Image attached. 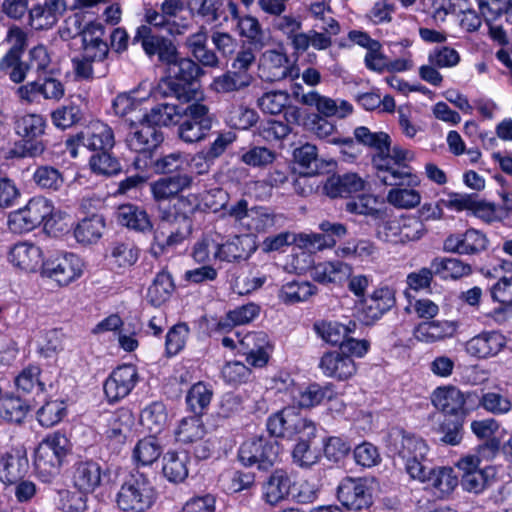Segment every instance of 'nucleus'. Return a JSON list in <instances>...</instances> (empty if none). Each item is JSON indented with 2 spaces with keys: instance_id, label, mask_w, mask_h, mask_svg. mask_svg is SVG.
<instances>
[{
  "instance_id": "nucleus-52",
  "label": "nucleus",
  "mask_w": 512,
  "mask_h": 512,
  "mask_svg": "<svg viewBox=\"0 0 512 512\" xmlns=\"http://www.w3.org/2000/svg\"><path fill=\"white\" fill-rule=\"evenodd\" d=\"M335 396L332 384L321 386L312 383L299 392L297 402L301 408H311L321 404L325 399L331 400Z\"/></svg>"
},
{
  "instance_id": "nucleus-41",
  "label": "nucleus",
  "mask_w": 512,
  "mask_h": 512,
  "mask_svg": "<svg viewBox=\"0 0 512 512\" xmlns=\"http://www.w3.org/2000/svg\"><path fill=\"white\" fill-rule=\"evenodd\" d=\"M162 473L171 483H181L188 476L189 457L185 452H167L162 459Z\"/></svg>"
},
{
  "instance_id": "nucleus-31",
  "label": "nucleus",
  "mask_w": 512,
  "mask_h": 512,
  "mask_svg": "<svg viewBox=\"0 0 512 512\" xmlns=\"http://www.w3.org/2000/svg\"><path fill=\"white\" fill-rule=\"evenodd\" d=\"M351 273L352 267L342 261L319 263L310 271L312 279L320 284H341Z\"/></svg>"
},
{
  "instance_id": "nucleus-61",
  "label": "nucleus",
  "mask_w": 512,
  "mask_h": 512,
  "mask_svg": "<svg viewBox=\"0 0 512 512\" xmlns=\"http://www.w3.org/2000/svg\"><path fill=\"white\" fill-rule=\"evenodd\" d=\"M377 198L373 195L362 194L351 198L345 203V210L352 214L370 216L374 220L381 217L383 209H378Z\"/></svg>"
},
{
  "instance_id": "nucleus-13",
  "label": "nucleus",
  "mask_w": 512,
  "mask_h": 512,
  "mask_svg": "<svg viewBox=\"0 0 512 512\" xmlns=\"http://www.w3.org/2000/svg\"><path fill=\"white\" fill-rule=\"evenodd\" d=\"M457 467L462 471L461 486L465 491L478 494L494 481L496 470L493 466H479L476 457H463Z\"/></svg>"
},
{
  "instance_id": "nucleus-29",
  "label": "nucleus",
  "mask_w": 512,
  "mask_h": 512,
  "mask_svg": "<svg viewBox=\"0 0 512 512\" xmlns=\"http://www.w3.org/2000/svg\"><path fill=\"white\" fill-rule=\"evenodd\" d=\"M47 127L46 119L40 114L17 115L13 119V129L17 136L28 142H44L41 137Z\"/></svg>"
},
{
  "instance_id": "nucleus-34",
  "label": "nucleus",
  "mask_w": 512,
  "mask_h": 512,
  "mask_svg": "<svg viewBox=\"0 0 512 512\" xmlns=\"http://www.w3.org/2000/svg\"><path fill=\"white\" fill-rule=\"evenodd\" d=\"M117 221L129 229L141 233L151 232L153 224L147 212L134 204H123L117 208Z\"/></svg>"
},
{
  "instance_id": "nucleus-47",
  "label": "nucleus",
  "mask_w": 512,
  "mask_h": 512,
  "mask_svg": "<svg viewBox=\"0 0 512 512\" xmlns=\"http://www.w3.org/2000/svg\"><path fill=\"white\" fill-rule=\"evenodd\" d=\"M294 164L299 167V173L313 176L319 173V158L317 147L310 143L295 148L293 151Z\"/></svg>"
},
{
  "instance_id": "nucleus-22",
  "label": "nucleus",
  "mask_w": 512,
  "mask_h": 512,
  "mask_svg": "<svg viewBox=\"0 0 512 512\" xmlns=\"http://www.w3.org/2000/svg\"><path fill=\"white\" fill-rule=\"evenodd\" d=\"M29 470V461L24 448H13L0 454V481L5 485L16 484Z\"/></svg>"
},
{
  "instance_id": "nucleus-15",
  "label": "nucleus",
  "mask_w": 512,
  "mask_h": 512,
  "mask_svg": "<svg viewBox=\"0 0 512 512\" xmlns=\"http://www.w3.org/2000/svg\"><path fill=\"white\" fill-rule=\"evenodd\" d=\"M139 380L136 366H118L104 382V393L110 403L119 402L128 396Z\"/></svg>"
},
{
  "instance_id": "nucleus-55",
  "label": "nucleus",
  "mask_w": 512,
  "mask_h": 512,
  "mask_svg": "<svg viewBox=\"0 0 512 512\" xmlns=\"http://www.w3.org/2000/svg\"><path fill=\"white\" fill-rule=\"evenodd\" d=\"M41 368L38 365L29 364L15 378V385L18 391L23 394L37 393L45 391V384L40 380Z\"/></svg>"
},
{
  "instance_id": "nucleus-14",
  "label": "nucleus",
  "mask_w": 512,
  "mask_h": 512,
  "mask_svg": "<svg viewBox=\"0 0 512 512\" xmlns=\"http://www.w3.org/2000/svg\"><path fill=\"white\" fill-rule=\"evenodd\" d=\"M133 42H139L149 58L157 56L158 61L162 64L166 65L175 59L177 48L174 43L169 38L154 34L150 26H139L136 29Z\"/></svg>"
},
{
  "instance_id": "nucleus-64",
  "label": "nucleus",
  "mask_w": 512,
  "mask_h": 512,
  "mask_svg": "<svg viewBox=\"0 0 512 512\" xmlns=\"http://www.w3.org/2000/svg\"><path fill=\"white\" fill-rule=\"evenodd\" d=\"M90 167L94 173L111 176L122 171L119 160L109 153V150L97 152L91 156Z\"/></svg>"
},
{
  "instance_id": "nucleus-28",
  "label": "nucleus",
  "mask_w": 512,
  "mask_h": 512,
  "mask_svg": "<svg viewBox=\"0 0 512 512\" xmlns=\"http://www.w3.org/2000/svg\"><path fill=\"white\" fill-rule=\"evenodd\" d=\"M506 345V338L500 332H482L466 343V351L478 358L497 355Z\"/></svg>"
},
{
  "instance_id": "nucleus-16",
  "label": "nucleus",
  "mask_w": 512,
  "mask_h": 512,
  "mask_svg": "<svg viewBox=\"0 0 512 512\" xmlns=\"http://www.w3.org/2000/svg\"><path fill=\"white\" fill-rule=\"evenodd\" d=\"M489 240L480 230L469 228L464 233L450 234L443 243V249L459 255H478L488 248Z\"/></svg>"
},
{
  "instance_id": "nucleus-6",
  "label": "nucleus",
  "mask_w": 512,
  "mask_h": 512,
  "mask_svg": "<svg viewBox=\"0 0 512 512\" xmlns=\"http://www.w3.org/2000/svg\"><path fill=\"white\" fill-rule=\"evenodd\" d=\"M183 118L178 123V136L186 143L204 140L212 129L214 117L208 106L194 102L184 108Z\"/></svg>"
},
{
  "instance_id": "nucleus-10",
  "label": "nucleus",
  "mask_w": 512,
  "mask_h": 512,
  "mask_svg": "<svg viewBox=\"0 0 512 512\" xmlns=\"http://www.w3.org/2000/svg\"><path fill=\"white\" fill-rule=\"evenodd\" d=\"M42 275L50 278L60 286H66L81 275V263L73 253H55L41 264Z\"/></svg>"
},
{
  "instance_id": "nucleus-2",
  "label": "nucleus",
  "mask_w": 512,
  "mask_h": 512,
  "mask_svg": "<svg viewBox=\"0 0 512 512\" xmlns=\"http://www.w3.org/2000/svg\"><path fill=\"white\" fill-rule=\"evenodd\" d=\"M72 454L70 440L61 433L48 435L35 450V469L44 482L59 475L61 466Z\"/></svg>"
},
{
  "instance_id": "nucleus-19",
  "label": "nucleus",
  "mask_w": 512,
  "mask_h": 512,
  "mask_svg": "<svg viewBox=\"0 0 512 512\" xmlns=\"http://www.w3.org/2000/svg\"><path fill=\"white\" fill-rule=\"evenodd\" d=\"M395 304V291L389 286L379 287L363 299L361 319L366 325H371L391 310Z\"/></svg>"
},
{
  "instance_id": "nucleus-49",
  "label": "nucleus",
  "mask_w": 512,
  "mask_h": 512,
  "mask_svg": "<svg viewBox=\"0 0 512 512\" xmlns=\"http://www.w3.org/2000/svg\"><path fill=\"white\" fill-rule=\"evenodd\" d=\"M316 292L317 288L310 282L291 281L282 285L278 296L285 304H295L308 300Z\"/></svg>"
},
{
  "instance_id": "nucleus-37",
  "label": "nucleus",
  "mask_w": 512,
  "mask_h": 512,
  "mask_svg": "<svg viewBox=\"0 0 512 512\" xmlns=\"http://www.w3.org/2000/svg\"><path fill=\"white\" fill-rule=\"evenodd\" d=\"M239 35L246 39L247 45H252L256 50H262L268 46L271 40L269 32L262 29L257 18L246 15L237 23Z\"/></svg>"
},
{
  "instance_id": "nucleus-25",
  "label": "nucleus",
  "mask_w": 512,
  "mask_h": 512,
  "mask_svg": "<svg viewBox=\"0 0 512 512\" xmlns=\"http://www.w3.org/2000/svg\"><path fill=\"white\" fill-rule=\"evenodd\" d=\"M235 139L236 136L232 132L219 133L208 147L197 152L192 158V165L197 173L200 175L208 173L214 161L225 152Z\"/></svg>"
},
{
  "instance_id": "nucleus-33",
  "label": "nucleus",
  "mask_w": 512,
  "mask_h": 512,
  "mask_svg": "<svg viewBox=\"0 0 512 512\" xmlns=\"http://www.w3.org/2000/svg\"><path fill=\"white\" fill-rule=\"evenodd\" d=\"M192 181V177L188 174H177L154 181L150 184V188L156 201H166L189 188Z\"/></svg>"
},
{
  "instance_id": "nucleus-56",
  "label": "nucleus",
  "mask_w": 512,
  "mask_h": 512,
  "mask_svg": "<svg viewBox=\"0 0 512 512\" xmlns=\"http://www.w3.org/2000/svg\"><path fill=\"white\" fill-rule=\"evenodd\" d=\"M354 137L358 143L375 149L377 151L375 155L383 156V151L387 150V147L391 145V138L387 133L371 132L365 126L355 128Z\"/></svg>"
},
{
  "instance_id": "nucleus-42",
  "label": "nucleus",
  "mask_w": 512,
  "mask_h": 512,
  "mask_svg": "<svg viewBox=\"0 0 512 512\" xmlns=\"http://www.w3.org/2000/svg\"><path fill=\"white\" fill-rule=\"evenodd\" d=\"M175 290L172 275L165 269L156 274L148 288L147 297L153 306H160L170 299Z\"/></svg>"
},
{
  "instance_id": "nucleus-18",
  "label": "nucleus",
  "mask_w": 512,
  "mask_h": 512,
  "mask_svg": "<svg viewBox=\"0 0 512 512\" xmlns=\"http://www.w3.org/2000/svg\"><path fill=\"white\" fill-rule=\"evenodd\" d=\"M261 61L267 81L276 82L287 78L293 80L299 77V68L290 64V59L283 49L266 50Z\"/></svg>"
},
{
  "instance_id": "nucleus-35",
  "label": "nucleus",
  "mask_w": 512,
  "mask_h": 512,
  "mask_svg": "<svg viewBox=\"0 0 512 512\" xmlns=\"http://www.w3.org/2000/svg\"><path fill=\"white\" fill-rule=\"evenodd\" d=\"M42 259V250L40 247L28 243H16L9 252L10 262L27 272H34L38 268Z\"/></svg>"
},
{
  "instance_id": "nucleus-7",
  "label": "nucleus",
  "mask_w": 512,
  "mask_h": 512,
  "mask_svg": "<svg viewBox=\"0 0 512 512\" xmlns=\"http://www.w3.org/2000/svg\"><path fill=\"white\" fill-rule=\"evenodd\" d=\"M431 398L435 408L445 415L462 418L475 410V403L478 402L476 392L464 393L454 386L438 387Z\"/></svg>"
},
{
  "instance_id": "nucleus-11",
  "label": "nucleus",
  "mask_w": 512,
  "mask_h": 512,
  "mask_svg": "<svg viewBox=\"0 0 512 512\" xmlns=\"http://www.w3.org/2000/svg\"><path fill=\"white\" fill-rule=\"evenodd\" d=\"M115 144L113 130L104 123H96L86 131L77 133L66 140V146L73 157L77 156L76 146H83L91 151L110 150Z\"/></svg>"
},
{
  "instance_id": "nucleus-5",
  "label": "nucleus",
  "mask_w": 512,
  "mask_h": 512,
  "mask_svg": "<svg viewBox=\"0 0 512 512\" xmlns=\"http://www.w3.org/2000/svg\"><path fill=\"white\" fill-rule=\"evenodd\" d=\"M393 439L392 449L395 454L404 462L407 473L412 478H423V461L428 452V446L423 439L398 430L391 435Z\"/></svg>"
},
{
  "instance_id": "nucleus-38",
  "label": "nucleus",
  "mask_w": 512,
  "mask_h": 512,
  "mask_svg": "<svg viewBox=\"0 0 512 512\" xmlns=\"http://www.w3.org/2000/svg\"><path fill=\"white\" fill-rule=\"evenodd\" d=\"M252 81L251 74H241L231 69L215 77L210 84V89L218 94H231L246 89Z\"/></svg>"
},
{
  "instance_id": "nucleus-57",
  "label": "nucleus",
  "mask_w": 512,
  "mask_h": 512,
  "mask_svg": "<svg viewBox=\"0 0 512 512\" xmlns=\"http://www.w3.org/2000/svg\"><path fill=\"white\" fill-rule=\"evenodd\" d=\"M199 206L200 203L195 194L177 198L173 206L174 212L168 217V222L174 225L175 223H184L187 221L189 224L193 225L192 216L198 210Z\"/></svg>"
},
{
  "instance_id": "nucleus-24",
  "label": "nucleus",
  "mask_w": 512,
  "mask_h": 512,
  "mask_svg": "<svg viewBox=\"0 0 512 512\" xmlns=\"http://www.w3.org/2000/svg\"><path fill=\"white\" fill-rule=\"evenodd\" d=\"M300 102L307 106H314L317 114L322 117H337L343 119L352 113L353 107L346 100H335L330 97L322 96L316 91H310L303 94Z\"/></svg>"
},
{
  "instance_id": "nucleus-32",
  "label": "nucleus",
  "mask_w": 512,
  "mask_h": 512,
  "mask_svg": "<svg viewBox=\"0 0 512 512\" xmlns=\"http://www.w3.org/2000/svg\"><path fill=\"white\" fill-rule=\"evenodd\" d=\"M314 330L319 337L331 345L341 348L346 338L355 333L357 323L349 320L347 324L338 321H318L314 323Z\"/></svg>"
},
{
  "instance_id": "nucleus-44",
  "label": "nucleus",
  "mask_w": 512,
  "mask_h": 512,
  "mask_svg": "<svg viewBox=\"0 0 512 512\" xmlns=\"http://www.w3.org/2000/svg\"><path fill=\"white\" fill-rule=\"evenodd\" d=\"M189 10L194 18L211 25L217 22L224 13L223 0H190Z\"/></svg>"
},
{
  "instance_id": "nucleus-63",
  "label": "nucleus",
  "mask_w": 512,
  "mask_h": 512,
  "mask_svg": "<svg viewBox=\"0 0 512 512\" xmlns=\"http://www.w3.org/2000/svg\"><path fill=\"white\" fill-rule=\"evenodd\" d=\"M478 402L475 403V409L478 407L484 408L486 411L495 414H505L512 408L511 400L498 392H487L481 396L477 394Z\"/></svg>"
},
{
  "instance_id": "nucleus-58",
  "label": "nucleus",
  "mask_w": 512,
  "mask_h": 512,
  "mask_svg": "<svg viewBox=\"0 0 512 512\" xmlns=\"http://www.w3.org/2000/svg\"><path fill=\"white\" fill-rule=\"evenodd\" d=\"M22 55L7 51L0 60V71L8 75L14 83L24 81L30 66L21 60Z\"/></svg>"
},
{
  "instance_id": "nucleus-36",
  "label": "nucleus",
  "mask_w": 512,
  "mask_h": 512,
  "mask_svg": "<svg viewBox=\"0 0 512 512\" xmlns=\"http://www.w3.org/2000/svg\"><path fill=\"white\" fill-rule=\"evenodd\" d=\"M185 106L175 103H159L152 107L143 118L150 124L159 128L162 126L178 125L183 118Z\"/></svg>"
},
{
  "instance_id": "nucleus-54",
  "label": "nucleus",
  "mask_w": 512,
  "mask_h": 512,
  "mask_svg": "<svg viewBox=\"0 0 512 512\" xmlns=\"http://www.w3.org/2000/svg\"><path fill=\"white\" fill-rule=\"evenodd\" d=\"M83 118L81 106L73 101L56 108L51 113L52 123L62 130L78 124Z\"/></svg>"
},
{
  "instance_id": "nucleus-1",
  "label": "nucleus",
  "mask_w": 512,
  "mask_h": 512,
  "mask_svg": "<svg viewBox=\"0 0 512 512\" xmlns=\"http://www.w3.org/2000/svg\"><path fill=\"white\" fill-rule=\"evenodd\" d=\"M168 78L163 81L166 89L164 96H174L182 103L196 100L199 93V79L204 75V70L194 60L179 57L176 52L175 59L167 63Z\"/></svg>"
},
{
  "instance_id": "nucleus-53",
  "label": "nucleus",
  "mask_w": 512,
  "mask_h": 512,
  "mask_svg": "<svg viewBox=\"0 0 512 512\" xmlns=\"http://www.w3.org/2000/svg\"><path fill=\"white\" fill-rule=\"evenodd\" d=\"M30 410V405L19 396H7L0 402V418L20 424Z\"/></svg>"
},
{
  "instance_id": "nucleus-30",
  "label": "nucleus",
  "mask_w": 512,
  "mask_h": 512,
  "mask_svg": "<svg viewBox=\"0 0 512 512\" xmlns=\"http://www.w3.org/2000/svg\"><path fill=\"white\" fill-rule=\"evenodd\" d=\"M364 188V181L356 173L334 174L330 176L325 185L324 191L331 198L349 197Z\"/></svg>"
},
{
  "instance_id": "nucleus-26",
  "label": "nucleus",
  "mask_w": 512,
  "mask_h": 512,
  "mask_svg": "<svg viewBox=\"0 0 512 512\" xmlns=\"http://www.w3.org/2000/svg\"><path fill=\"white\" fill-rule=\"evenodd\" d=\"M292 485V479L287 471L275 469L263 482V500L271 506L281 503L289 497Z\"/></svg>"
},
{
  "instance_id": "nucleus-12",
  "label": "nucleus",
  "mask_w": 512,
  "mask_h": 512,
  "mask_svg": "<svg viewBox=\"0 0 512 512\" xmlns=\"http://www.w3.org/2000/svg\"><path fill=\"white\" fill-rule=\"evenodd\" d=\"M163 140L162 131L154 125H150L144 118L139 123L131 125L125 139L130 150L148 158L153 155Z\"/></svg>"
},
{
  "instance_id": "nucleus-17",
  "label": "nucleus",
  "mask_w": 512,
  "mask_h": 512,
  "mask_svg": "<svg viewBox=\"0 0 512 512\" xmlns=\"http://www.w3.org/2000/svg\"><path fill=\"white\" fill-rule=\"evenodd\" d=\"M373 166L377 170L378 180L387 186H408L419 183L417 177L412 174L408 165H398L391 162V158L382 155H374L372 158Z\"/></svg>"
},
{
  "instance_id": "nucleus-60",
  "label": "nucleus",
  "mask_w": 512,
  "mask_h": 512,
  "mask_svg": "<svg viewBox=\"0 0 512 512\" xmlns=\"http://www.w3.org/2000/svg\"><path fill=\"white\" fill-rule=\"evenodd\" d=\"M259 312V306L254 303L239 306L234 310H230L226 314V318L219 321L218 327L220 329H226L236 325L247 324L256 318Z\"/></svg>"
},
{
  "instance_id": "nucleus-27",
  "label": "nucleus",
  "mask_w": 512,
  "mask_h": 512,
  "mask_svg": "<svg viewBox=\"0 0 512 512\" xmlns=\"http://www.w3.org/2000/svg\"><path fill=\"white\" fill-rule=\"evenodd\" d=\"M319 368L325 376L337 380H346L356 372L353 359L341 350L324 353L320 359Z\"/></svg>"
},
{
  "instance_id": "nucleus-3",
  "label": "nucleus",
  "mask_w": 512,
  "mask_h": 512,
  "mask_svg": "<svg viewBox=\"0 0 512 512\" xmlns=\"http://www.w3.org/2000/svg\"><path fill=\"white\" fill-rule=\"evenodd\" d=\"M155 501V492L148 478L139 472L130 473L117 493L118 507L126 512H144Z\"/></svg>"
},
{
  "instance_id": "nucleus-21",
  "label": "nucleus",
  "mask_w": 512,
  "mask_h": 512,
  "mask_svg": "<svg viewBox=\"0 0 512 512\" xmlns=\"http://www.w3.org/2000/svg\"><path fill=\"white\" fill-rule=\"evenodd\" d=\"M105 438L113 449L123 446L132 432L134 415L126 408H120L106 415Z\"/></svg>"
},
{
  "instance_id": "nucleus-8",
  "label": "nucleus",
  "mask_w": 512,
  "mask_h": 512,
  "mask_svg": "<svg viewBox=\"0 0 512 512\" xmlns=\"http://www.w3.org/2000/svg\"><path fill=\"white\" fill-rule=\"evenodd\" d=\"M73 483L79 491L92 493L100 487H110L116 482V472L102 467L93 460L78 461L73 466Z\"/></svg>"
},
{
  "instance_id": "nucleus-9",
  "label": "nucleus",
  "mask_w": 512,
  "mask_h": 512,
  "mask_svg": "<svg viewBox=\"0 0 512 512\" xmlns=\"http://www.w3.org/2000/svg\"><path fill=\"white\" fill-rule=\"evenodd\" d=\"M337 500L347 510L367 511L373 505L372 488L367 478L346 476L336 489Z\"/></svg>"
},
{
  "instance_id": "nucleus-48",
  "label": "nucleus",
  "mask_w": 512,
  "mask_h": 512,
  "mask_svg": "<svg viewBox=\"0 0 512 512\" xmlns=\"http://www.w3.org/2000/svg\"><path fill=\"white\" fill-rule=\"evenodd\" d=\"M423 474L424 477L418 479L423 482H428L442 493H450L458 484L457 476L454 475L453 469L449 467L428 469L425 466Z\"/></svg>"
},
{
  "instance_id": "nucleus-62",
  "label": "nucleus",
  "mask_w": 512,
  "mask_h": 512,
  "mask_svg": "<svg viewBox=\"0 0 512 512\" xmlns=\"http://www.w3.org/2000/svg\"><path fill=\"white\" fill-rule=\"evenodd\" d=\"M205 428L199 416L183 418L176 430V439L182 443H193L204 437Z\"/></svg>"
},
{
  "instance_id": "nucleus-46",
  "label": "nucleus",
  "mask_w": 512,
  "mask_h": 512,
  "mask_svg": "<svg viewBox=\"0 0 512 512\" xmlns=\"http://www.w3.org/2000/svg\"><path fill=\"white\" fill-rule=\"evenodd\" d=\"M251 213L252 224L249 228L254 229L258 233H264L272 229L280 228L284 225L286 220L283 214L274 213L267 207H251Z\"/></svg>"
},
{
  "instance_id": "nucleus-43",
  "label": "nucleus",
  "mask_w": 512,
  "mask_h": 512,
  "mask_svg": "<svg viewBox=\"0 0 512 512\" xmlns=\"http://www.w3.org/2000/svg\"><path fill=\"white\" fill-rule=\"evenodd\" d=\"M167 411L163 402L155 401L147 405L140 414V421L151 435L160 434L167 425Z\"/></svg>"
},
{
  "instance_id": "nucleus-51",
  "label": "nucleus",
  "mask_w": 512,
  "mask_h": 512,
  "mask_svg": "<svg viewBox=\"0 0 512 512\" xmlns=\"http://www.w3.org/2000/svg\"><path fill=\"white\" fill-rule=\"evenodd\" d=\"M376 237L387 243L399 244L401 242L400 219L392 217L384 209L381 217L375 219Z\"/></svg>"
},
{
  "instance_id": "nucleus-59",
  "label": "nucleus",
  "mask_w": 512,
  "mask_h": 512,
  "mask_svg": "<svg viewBox=\"0 0 512 512\" xmlns=\"http://www.w3.org/2000/svg\"><path fill=\"white\" fill-rule=\"evenodd\" d=\"M162 447L155 437L150 435L138 441L133 451V457L142 465H151L161 455Z\"/></svg>"
},
{
  "instance_id": "nucleus-20",
  "label": "nucleus",
  "mask_w": 512,
  "mask_h": 512,
  "mask_svg": "<svg viewBox=\"0 0 512 512\" xmlns=\"http://www.w3.org/2000/svg\"><path fill=\"white\" fill-rule=\"evenodd\" d=\"M239 344V350L246 357L245 360L249 365L262 368L268 363L272 345L265 332H249L240 339Z\"/></svg>"
},
{
  "instance_id": "nucleus-50",
  "label": "nucleus",
  "mask_w": 512,
  "mask_h": 512,
  "mask_svg": "<svg viewBox=\"0 0 512 512\" xmlns=\"http://www.w3.org/2000/svg\"><path fill=\"white\" fill-rule=\"evenodd\" d=\"M212 396L213 391L208 385L203 382L194 384L186 395L188 409L195 416L203 415L210 405Z\"/></svg>"
},
{
  "instance_id": "nucleus-40",
  "label": "nucleus",
  "mask_w": 512,
  "mask_h": 512,
  "mask_svg": "<svg viewBox=\"0 0 512 512\" xmlns=\"http://www.w3.org/2000/svg\"><path fill=\"white\" fill-rule=\"evenodd\" d=\"M104 229V216L101 214H93L78 222L74 228V236L78 243L90 245L99 241L103 235Z\"/></svg>"
},
{
  "instance_id": "nucleus-4",
  "label": "nucleus",
  "mask_w": 512,
  "mask_h": 512,
  "mask_svg": "<svg viewBox=\"0 0 512 512\" xmlns=\"http://www.w3.org/2000/svg\"><path fill=\"white\" fill-rule=\"evenodd\" d=\"M279 442L270 436H255L245 440L238 449V460L245 467L268 471L278 461Z\"/></svg>"
},
{
  "instance_id": "nucleus-39",
  "label": "nucleus",
  "mask_w": 512,
  "mask_h": 512,
  "mask_svg": "<svg viewBox=\"0 0 512 512\" xmlns=\"http://www.w3.org/2000/svg\"><path fill=\"white\" fill-rule=\"evenodd\" d=\"M455 332L456 326L453 322L446 320L426 321L417 325L414 336L418 341L434 343L452 337Z\"/></svg>"
},
{
  "instance_id": "nucleus-23",
  "label": "nucleus",
  "mask_w": 512,
  "mask_h": 512,
  "mask_svg": "<svg viewBox=\"0 0 512 512\" xmlns=\"http://www.w3.org/2000/svg\"><path fill=\"white\" fill-rule=\"evenodd\" d=\"M104 26L98 22L86 25L82 32V55L94 63L103 62L109 55V46L102 39Z\"/></svg>"
},
{
  "instance_id": "nucleus-45",
  "label": "nucleus",
  "mask_w": 512,
  "mask_h": 512,
  "mask_svg": "<svg viewBox=\"0 0 512 512\" xmlns=\"http://www.w3.org/2000/svg\"><path fill=\"white\" fill-rule=\"evenodd\" d=\"M432 271L443 279H458L472 272L471 266L457 258L437 257L431 261Z\"/></svg>"
}]
</instances>
